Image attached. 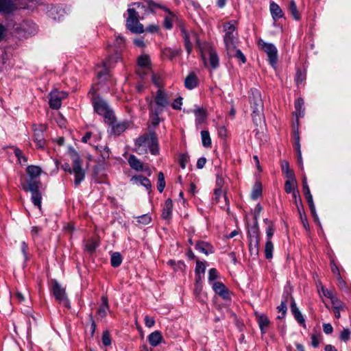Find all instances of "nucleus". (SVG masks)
<instances>
[{
    "mask_svg": "<svg viewBox=\"0 0 351 351\" xmlns=\"http://www.w3.org/2000/svg\"><path fill=\"white\" fill-rule=\"evenodd\" d=\"M206 269V265L205 263L203 262H201L199 261H197L196 262V267H195V272L197 274L200 273H204Z\"/></svg>",
    "mask_w": 351,
    "mask_h": 351,
    "instance_id": "50",
    "label": "nucleus"
},
{
    "mask_svg": "<svg viewBox=\"0 0 351 351\" xmlns=\"http://www.w3.org/2000/svg\"><path fill=\"white\" fill-rule=\"evenodd\" d=\"M128 17L126 19V27L132 32L141 34L144 32L143 25L138 21V13L135 8L128 9Z\"/></svg>",
    "mask_w": 351,
    "mask_h": 351,
    "instance_id": "7",
    "label": "nucleus"
},
{
    "mask_svg": "<svg viewBox=\"0 0 351 351\" xmlns=\"http://www.w3.org/2000/svg\"><path fill=\"white\" fill-rule=\"evenodd\" d=\"M278 309L279 312L282 313L281 316H278V319L283 318L286 314L287 312V304L286 301H282L280 304L278 306Z\"/></svg>",
    "mask_w": 351,
    "mask_h": 351,
    "instance_id": "51",
    "label": "nucleus"
},
{
    "mask_svg": "<svg viewBox=\"0 0 351 351\" xmlns=\"http://www.w3.org/2000/svg\"><path fill=\"white\" fill-rule=\"evenodd\" d=\"M201 138L202 145L205 147H211V138L209 134L208 131L203 130L201 132Z\"/></svg>",
    "mask_w": 351,
    "mask_h": 351,
    "instance_id": "38",
    "label": "nucleus"
},
{
    "mask_svg": "<svg viewBox=\"0 0 351 351\" xmlns=\"http://www.w3.org/2000/svg\"><path fill=\"white\" fill-rule=\"evenodd\" d=\"M211 285L216 294L219 295L224 300L230 299L229 291L222 282H213Z\"/></svg>",
    "mask_w": 351,
    "mask_h": 351,
    "instance_id": "15",
    "label": "nucleus"
},
{
    "mask_svg": "<svg viewBox=\"0 0 351 351\" xmlns=\"http://www.w3.org/2000/svg\"><path fill=\"white\" fill-rule=\"evenodd\" d=\"M225 36L223 38L227 51L234 50V45L238 42L235 26L230 23L224 25Z\"/></svg>",
    "mask_w": 351,
    "mask_h": 351,
    "instance_id": "8",
    "label": "nucleus"
},
{
    "mask_svg": "<svg viewBox=\"0 0 351 351\" xmlns=\"http://www.w3.org/2000/svg\"><path fill=\"white\" fill-rule=\"evenodd\" d=\"M274 245L271 241H267L265 246V258L270 259L273 256Z\"/></svg>",
    "mask_w": 351,
    "mask_h": 351,
    "instance_id": "40",
    "label": "nucleus"
},
{
    "mask_svg": "<svg viewBox=\"0 0 351 351\" xmlns=\"http://www.w3.org/2000/svg\"><path fill=\"white\" fill-rule=\"evenodd\" d=\"M158 190L162 193L165 187V176L162 172H159L158 175Z\"/></svg>",
    "mask_w": 351,
    "mask_h": 351,
    "instance_id": "43",
    "label": "nucleus"
},
{
    "mask_svg": "<svg viewBox=\"0 0 351 351\" xmlns=\"http://www.w3.org/2000/svg\"><path fill=\"white\" fill-rule=\"evenodd\" d=\"M150 58L147 55H142L138 58V68L147 69L150 71Z\"/></svg>",
    "mask_w": 351,
    "mask_h": 351,
    "instance_id": "29",
    "label": "nucleus"
},
{
    "mask_svg": "<svg viewBox=\"0 0 351 351\" xmlns=\"http://www.w3.org/2000/svg\"><path fill=\"white\" fill-rule=\"evenodd\" d=\"M144 319H145V324L147 327L151 328V327L154 326V325L155 324V320L153 317L146 315Z\"/></svg>",
    "mask_w": 351,
    "mask_h": 351,
    "instance_id": "56",
    "label": "nucleus"
},
{
    "mask_svg": "<svg viewBox=\"0 0 351 351\" xmlns=\"http://www.w3.org/2000/svg\"><path fill=\"white\" fill-rule=\"evenodd\" d=\"M17 9L12 0H0V13L10 14Z\"/></svg>",
    "mask_w": 351,
    "mask_h": 351,
    "instance_id": "17",
    "label": "nucleus"
},
{
    "mask_svg": "<svg viewBox=\"0 0 351 351\" xmlns=\"http://www.w3.org/2000/svg\"><path fill=\"white\" fill-rule=\"evenodd\" d=\"M305 79V75L301 71H298L297 72L296 76H295V82L298 84L300 83H302Z\"/></svg>",
    "mask_w": 351,
    "mask_h": 351,
    "instance_id": "58",
    "label": "nucleus"
},
{
    "mask_svg": "<svg viewBox=\"0 0 351 351\" xmlns=\"http://www.w3.org/2000/svg\"><path fill=\"white\" fill-rule=\"evenodd\" d=\"M350 331L348 328L343 329L340 335V339L342 341H346L350 339Z\"/></svg>",
    "mask_w": 351,
    "mask_h": 351,
    "instance_id": "53",
    "label": "nucleus"
},
{
    "mask_svg": "<svg viewBox=\"0 0 351 351\" xmlns=\"http://www.w3.org/2000/svg\"><path fill=\"white\" fill-rule=\"evenodd\" d=\"M128 163L130 167L136 171L143 170L142 162L134 155H130L128 158Z\"/></svg>",
    "mask_w": 351,
    "mask_h": 351,
    "instance_id": "30",
    "label": "nucleus"
},
{
    "mask_svg": "<svg viewBox=\"0 0 351 351\" xmlns=\"http://www.w3.org/2000/svg\"><path fill=\"white\" fill-rule=\"evenodd\" d=\"M249 101L252 110V119L256 125H262L265 123L263 114V102L261 93L257 89H251Z\"/></svg>",
    "mask_w": 351,
    "mask_h": 351,
    "instance_id": "3",
    "label": "nucleus"
},
{
    "mask_svg": "<svg viewBox=\"0 0 351 351\" xmlns=\"http://www.w3.org/2000/svg\"><path fill=\"white\" fill-rule=\"evenodd\" d=\"M132 180H135L140 183L141 185L143 186L146 189L149 191H151L152 184L150 180L143 176H136L132 177Z\"/></svg>",
    "mask_w": 351,
    "mask_h": 351,
    "instance_id": "31",
    "label": "nucleus"
},
{
    "mask_svg": "<svg viewBox=\"0 0 351 351\" xmlns=\"http://www.w3.org/2000/svg\"><path fill=\"white\" fill-rule=\"evenodd\" d=\"M258 45L265 53H266L268 60L272 66H275L278 60V50L276 46L269 43L265 42L263 39H259Z\"/></svg>",
    "mask_w": 351,
    "mask_h": 351,
    "instance_id": "9",
    "label": "nucleus"
},
{
    "mask_svg": "<svg viewBox=\"0 0 351 351\" xmlns=\"http://www.w3.org/2000/svg\"><path fill=\"white\" fill-rule=\"evenodd\" d=\"M109 152H110V149L107 146L104 147L103 148V149L101 150V156L104 160L109 158V157H110Z\"/></svg>",
    "mask_w": 351,
    "mask_h": 351,
    "instance_id": "60",
    "label": "nucleus"
},
{
    "mask_svg": "<svg viewBox=\"0 0 351 351\" xmlns=\"http://www.w3.org/2000/svg\"><path fill=\"white\" fill-rule=\"evenodd\" d=\"M218 278V272L216 269L212 268L208 271V281L210 285Z\"/></svg>",
    "mask_w": 351,
    "mask_h": 351,
    "instance_id": "45",
    "label": "nucleus"
},
{
    "mask_svg": "<svg viewBox=\"0 0 351 351\" xmlns=\"http://www.w3.org/2000/svg\"><path fill=\"white\" fill-rule=\"evenodd\" d=\"M111 265L114 267H117L121 264L122 258L119 252H114L111 256Z\"/></svg>",
    "mask_w": 351,
    "mask_h": 351,
    "instance_id": "42",
    "label": "nucleus"
},
{
    "mask_svg": "<svg viewBox=\"0 0 351 351\" xmlns=\"http://www.w3.org/2000/svg\"><path fill=\"white\" fill-rule=\"evenodd\" d=\"M162 339V334L158 330L152 332L147 337L149 344L154 347L158 346L161 343Z\"/></svg>",
    "mask_w": 351,
    "mask_h": 351,
    "instance_id": "22",
    "label": "nucleus"
},
{
    "mask_svg": "<svg viewBox=\"0 0 351 351\" xmlns=\"http://www.w3.org/2000/svg\"><path fill=\"white\" fill-rule=\"evenodd\" d=\"M214 199L216 203H219L220 204V207L221 208L227 209V210H229V202L228 200L226 195L221 189V186L215 190Z\"/></svg>",
    "mask_w": 351,
    "mask_h": 351,
    "instance_id": "14",
    "label": "nucleus"
},
{
    "mask_svg": "<svg viewBox=\"0 0 351 351\" xmlns=\"http://www.w3.org/2000/svg\"><path fill=\"white\" fill-rule=\"evenodd\" d=\"M256 319L262 333H264V330L267 328L270 324L269 318L267 317V315L264 314H261L256 316Z\"/></svg>",
    "mask_w": 351,
    "mask_h": 351,
    "instance_id": "27",
    "label": "nucleus"
},
{
    "mask_svg": "<svg viewBox=\"0 0 351 351\" xmlns=\"http://www.w3.org/2000/svg\"><path fill=\"white\" fill-rule=\"evenodd\" d=\"M180 29L184 39V46L188 54H190L193 49L191 39H197V34L193 31H188L182 24L180 25Z\"/></svg>",
    "mask_w": 351,
    "mask_h": 351,
    "instance_id": "11",
    "label": "nucleus"
},
{
    "mask_svg": "<svg viewBox=\"0 0 351 351\" xmlns=\"http://www.w3.org/2000/svg\"><path fill=\"white\" fill-rule=\"evenodd\" d=\"M261 192H262V189H261V184H255V186L252 190V194H251L252 198L253 199H256L261 195Z\"/></svg>",
    "mask_w": 351,
    "mask_h": 351,
    "instance_id": "44",
    "label": "nucleus"
},
{
    "mask_svg": "<svg viewBox=\"0 0 351 351\" xmlns=\"http://www.w3.org/2000/svg\"><path fill=\"white\" fill-rule=\"evenodd\" d=\"M21 252L24 256L25 259L27 260V252H28V249H29L27 244L25 241H23L21 243Z\"/></svg>",
    "mask_w": 351,
    "mask_h": 351,
    "instance_id": "59",
    "label": "nucleus"
},
{
    "mask_svg": "<svg viewBox=\"0 0 351 351\" xmlns=\"http://www.w3.org/2000/svg\"><path fill=\"white\" fill-rule=\"evenodd\" d=\"M97 246V244L96 242L93 241H89L86 245V249L90 252H93L95 250Z\"/></svg>",
    "mask_w": 351,
    "mask_h": 351,
    "instance_id": "55",
    "label": "nucleus"
},
{
    "mask_svg": "<svg viewBox=\"0 0 351 351\" xmlns=\"http://www.w3.org/2000/svg\"><path fill=\"white\" fill-rule=\"evenodd\" d=\"M173 210V202L171 199H167L165 201V206L162 209V217L165 219H169L171 217Z\"/></svg>",
    "mask_w": 351,
    "mask_h": 351,
    "instance_id": "25",
    "label": "nucleus"
},
{
    "mask_svg": "<svg viewBox=\"0 0 351 351\" xmlns=\"http://www.w3.org/2000/svg\"><path fill=\"white\" fill-rule=\"evenodd\" d=\"M185 87L189 90L193 89L198 85V80L195 73H190L184 80Z\"/></svg>",
    "mask_w": 351,
    "mask_h": 351,
    "instance_id": "24",
    "label": "nucleus"
},
{
    "mask_svg": "<svg viewBox=\"0 0 351 351\" xmlns=\"http://www.w3.org/2000/svg\"><path fill=\"white\" fill-rule=\"evenodd\" d=\"M169 99L167 93L162 89H158L154 97L149 104V112L161 114L169 105Z\"/></svg>",
    "mask_w": 351,
    "mask_h": 351,
    "instance_id": "6",
    "label": "nucleus"
},
{
    "mask_svg": "<svg viewBox=\"0 0 351 351\" xmlns=\"http://www.w3.org/2000/svg\"><path fill=\"white\" fill-rule=\"evenodd\" d=\"M119 57L117 56L115 57H110L109 58L106 62L104 63V66L105 67V69H108L110 67H111L112 64L114 62H116L118 60Z\"/></svg>",
    "mask_w": 351,
    "mask_h": 351,
    "instance_id": "52",
    "label": "nucleus"
},
{
    "mask_svg": "<svg viewBox=\"0 0 351 351\" xmlns=\"http://www.w3.org/2000/svg\"><path fill=\"white\" fill-rule=\"evenodd\" d=\"M41 229L38 226H33L31 230V234L34 239L38 236L39 232Z\"/></svg>",
    "mask_w": 351,
    "mask_h": 351,
    "instance_id": "64",
    "label": "nucleus"
},
{
    "mask_svg": "<svg viewBox=\"0 0 351 351\" xmlns=\"http://www.w3.org/2000/svg\"><path fill=\"white\" fill-rule=\"evenodd\" d=\"M195 250L205 255H208L214 252L213 246L208 242L200 241L195 244Z\"/></svg>",
    "mask_w": 351,
    "mask_h": 351,
    "instance_id": "18",
    "label": "nucleus"
},
{
    "mask_svg": "<svg viewBox=\"0 0 351 351\" xmlns=\"http://www.w3.org/2000/svg\"><path fill=\"white\" fill-rule=\"evenodd\" d=\"M275 229L272 224L268 226L266 230L267 241H271V237L274 235Z\"/></svg>",
    "mask_w": 351,
    "mask_h": 351,
    "instance_id": "54",
    "label": "nucleus"
},
{
    "mask_svg": "<svg viewBox=\"0 0 351 351\" xmlns=\"http://www.w3.org/2000/svg\"><path fill=\"white\" fill-rule=\"evenodd\" d=\"M260 239H249V250L252 255L258 254Z\"/></svg>",
    "mask_w": 351,
    "mask_h": 351,
    "instance_id": "32",
    "label": "nucleus"
},
{
    "mask_svg": "<svg viewBox=\"0 0 351 351\" xmlns=\"http://www.w3.org/2000/svg\"><path fill=\"white\" fill-rule=\"evenodd\" d=\"M160 114H156L154 112H150L151 121L154 126L158 125L160 122Z\"/></svg>",
    "mask_w": 351,
    "mask_h": 351,
    "instance_id": "47",
    "label": "nucleus"
},
{
    "mask_svg": "<svg viewBox=\"0 0 351 351\" xmlns=\"http://www.w3.org/2000/svg\"><path fill=\"white\" fill-rule=\"evenodd\" d=\"M291 313H293L295 319L298 321V322L300 324H301L302 326H303L304 327H305L306 326L305 319H304L303 315L302 314V313L300 311V310L297 307L296 304L293 300L291 304Z\"/></svg>",
    "mask_w": 351,
    "mask_h": 351,
    "instance_id": "20",
    "label": "nucleus"
},
{
    "mask_svg": "<svg viewBox=\"0 0 351 351\" xmlns=\"http://www.w3.org/2000/svg\"><path fill=\"white\" fill-rule=\"evenodd\" d=\"M69 156L72 160V167H71L69 163L66 162L62 165V169L64 171L74 175V184L75 186H78L84 180L85 171L82 167V160L75 149H69Z\"/></svg>",
    "mask_w": 351,
    "mask_h": 351,
    "instance_id": "2",
    "label": "nucleus"
},
{
    "mask_svg": "<svg viewBox=\"0 0 351 351\" xmlns=\"http://www.w3.org/2000/svg\"><path fill=\"white\" fill-rule=\"evenodd\" d=\"M135 145L138 152L143 151V148L147 146L153 155H156L159 152L158 138L154 132L139 136L135 141Z\"/></svg>",
    "mask_w": 351,
    "mask_h": 351,
    "instance_id": "5",
    "label": "nucleus"
},
{
    "mask_svg": "<svg viewBox=\"0 0 351 351\" xmlns=\"http://www.w3.org/2000/svg\"><path fill=\"white\" fill-rule=\"evenodd\" d=\"M323 330L326 334H330L332 332L333 328L330 324H324L323 325Z\"/></svg>",
    "mask_w": 351,
    "mask_h": 351,
    "instance_id": "62",
    "label": "nucleus"
},
{
    "mask_svg": "<svg viewBox=\"0 0 351 351\" xmlns=\"http://www.w3.org/2000/svg\"><path fill=\"white\" fill-rule=\"evenodd\" d=\"M107 123L111 127V133L117 136L120 135L128 128V124L125 122L117 123L115 117L112 123Z\"/></svg>",
    "mask_w": 351,
    "mask_h": 351,
    "instance_id": "16",
    "label": "nucleus"
},
{
    "mask_svg": "<svg viewBox=\"0 0 351 351\" xmlns=\"http://www.w3.org/2000/svg\"><path fill=\"white\" fill-rule=\"evenodd\" d=\"M230 56H233L237 58L241 62V63H245L246 61V58L243 53L241 52L240 49H237L236 45H234V50L232 51H227Z\"/></svg>",
    "mask_w": 351,
    "mask_h": 351,
    "instance_id": "36",
    "label": "nucleus"
},
{
    "mask_svg": "<svg viewBox=\"0 0 351 351\" xmlns=\"http://www.w3.org/2000/svg\"><path fill=\"white\" fill-rule=\"evenodd\" d=\"M269 10L274 21L284 16V13L280 6L275 2L272 1L269 5Z\"/></svg>",
    "mask_w": 351,
    "mask_h": 351,
    "instance_id": "19",
    "label": "nucleus"
},
{
    "mask_svg": "<svg viewBox=\"0 0 351 351\" xmlns=\"http://www.w3.org/2000/svg\"><path fill=\"white\" fill-rule=\"evenodd\" d=\"M289 10L294 19L299 20L300 19V14L297 9V6L294 0L290 1Z\"/></svg>",
    "mask_w": 351,
    "mask_h": 351,
    "instance_id": "37",
    "label": "nucleus"
},
{
    "mask_svg": "<svg viewBox=\"0 0 351 351\" xmlns=\"http://www.w3.org/2000/svg\"><path fill=\"white\" fill-rule=\"evenodd\" d=\"M90 92L93 94L92 103L95 111L104 117L106 123H112L114 119V114L106 101L99 95H95V90L93 89Z\"/></svg>",
    "mask_w": 351,
    "mask_h": 351,
    "instance_id": "4",
    "label": "nucleus"
},
{
    "mask_svg": "<svg viewBox=\"0 0 351 351\" xmlns=\"http://www.w3.org/2000/svg\"><path fill=\"white\" fill-rule=\"evenodd\" d=\"M14 297L19 302L25 301V295L21 292L16 291L14 295Z\"/></svg>",
    "mask_w": 351,
    "mask_h": 351,
    "instance_id": "61",
    "label": "nucleus"
},
{
    "mask_svg": "<svg viewBox=\"0 0 351 351\" xmlns=\"http://www.w3.org/2000/svg\"><path fill=\"white\" fill-rule=\"evenodd\" d=\"M304 105V100L302 98L299 97L296 99L295 103V114L297 117H302L304 114V109H302Z\"/></svg>",
    "mask_w": 351,
    "mask_h": 351,
    "instance_id": "39",
    "label": "nucleus"
},
{
    "mask_svg": "<svg viewBox=\"0 0 351 351\" xmlns=\"http://www.w3.org/2000/svg\"><path fill=\"white\" fill-rule=\"evenodd\" d=\"M101 339H102V343L105 346H108L111 344V339H110L109 332L108 331H105L103 332Z\"/></svg>",
    "mask_w": 351,
    "mask_h": 351,
    "instance_id": "48",
    "label": "nucleus"
},
{
    "mask_svg": "<svg viewBox=\"0 0 351 351\" xmlns=\"http://www.w3.org/2000/svg\"><path fill=\"white\" fill-rule=\"evenodd\" d=\"M281 169L282 172L285 174L287 179L295 178V174L293 170L290 169L287 161L284 160L281 162Z\"/></svg>",
    "mask_w": 351,
    "mask_h": 351,
    "instance_id": "34",
    "label": "nucleus"
},
{
    "mask_svg": "<svg viewBox=\"0 0 351 351\" xmlns=\"http://www.w3.org/2000/svg\"><path fill=\"white\" fill-rule=\"evenodd\" d=\"M52 291L56 300L64 306L69 308V301L67 298L65 289L63 288L56 280L52 282Z\"/></svg>",
    "mask_w": 351,
    "mask_h": 351,
    "instance_id": "10",
    "label": "nucleus"
},
{
    "mask_svg": "<svg viewBox=\"0 0 351 351\" xmlns=\"http://www.w3.org/2000/svg\"><path fill=\"white\" fill-rule=\"evenodd\" d=\"M189 160V156L186 154L180 155L179 163L182 169H184Z\"/></svg>",
    "mask_w": 351,
    "mask_h": 351,
    "instance_id": "46",
    "label": "nucleus"
},
{
    "mask_svg": "<svg viewBox=\"0 0 351 351\" xmlns=\"http://www.w3.org/2000/svg\"><path fill=\"white\" fill-rule=\"evenodd\" d=\"M27 172L29 178L27 179L26 183L22 185L23 189L32 193L33 204L40 209L42 195L39 191L41 186L39 176L42 170L38 166L30 165L27 167Z\"/></svg>",
    "mask_w": 351,
    "mask_h": 351,
    "instance_id": "1",
    "label": "nucleus"
},
{
    "mask_svg": "<svg viewBox=\"0 0 351 351\" xmlns=\"http://www.w3.org/2000/svg\"><path fill=\"white\" fill-rule=\"evenodd\" d=\"M296 180L295 178L287 179L285 184V190L287 193H293V191H296Z\"/></svg>",
    "mask_w": 351,
    "mask_h": 351,
    "instance_id": "35",
    "label": "nucleus"
},
{
    "mask_svg": "<svg viewBox=\"0 0 351 351\" xmlns=\"http://www.w3.org/2000/svg\"><path fill=\"white\" fill-rule=\"evenodd\" d=\"M248 237L249 239H260V231L256 216H255V223L254 226L248 230Z\"/></svg>",
    "mask_w": 351,
    "mask_h": 351,
    "instance_id": "33",
    "label": "nucleus"
},
{
    "mask_svg": "<svg viewBox=\"0 0 351 351\" xmlns=\"http://www.w3.org/2000/svg\"><path fill=\"white\" fill-rule=\"evenodd\" d=\"M181 53V49H171V48H165L162 51V53L163 57L169 58L170 60L173 59L174 58L179 56Z\"/></svg>",
    "mask_w": 351,
    "mask_h": 351,
    "instance_id": "26",
    "label": "nucleus"
},
{
    "mask_svg": "<svg viewBox=\"0 0 351 351\" xmlns=\"http://www.w3.org/2000/svg\"><path fill=\"white\" fill-rule=\"evenodd\" d=\"M206 163V159L204 157L199 158L197 162V167L198 169H202Z\"/></svg>",
    "mask_w": 351,
    "mask_h": 351,
    "instance_id": "63",
    "label": "nucleus"
},
{
    "mask_svg": "<svg viewBox=\"0 0 351 351\" xmlns=\"http://www.w3.org/2000/svg\"><path fill=\"white\" fill-rule=\"evenodd\" d=\"M34 141L36 143V147L39 149H44L45 147V140L44 138L43 130L41 128L39 130H35Z\"/></svg>",
    "mask_w": 351,
    "mask_h": 351,
    "instance_id": "21",
    "label": "nucleus"
},
{
    "mask_svg": "<svg viewBox=\"0 0 351 351\" xmlns=\"http://www.w3.org/2000/svg\"><path fill=\"white\" fill-rule=\"evenodd\" d=\"M165 10L169 13V16L165 17L164 26L166 29H170L173 26L172 21L174 16L167 8H165Z\"/></svg>",
    "mask_w": 351,
    "mask_h": 351,
    "instance_id": "41",
    "label": "nucleus"
},
{
    "mask_svg": "<svg viewBox=\"0 0 351 351\" xmlns=\"http://www.w3.org/2000/svg\"><path fill=\"white\" fill-rule=\"evenodd\" d=\"M152 218L149 215H143L138 217L137 221L138 223H143L144 225H147L151 221Z\"/></svg>",
    "mask_w": 351,
    "mask_h": 351,
    "instance_id": "49",
    "label": "nucleus"
},
{
    "mask_svg": "<svg viewBox=\"0 0 351 351\" xmlns=\"http://www.w3.org/2000/svg\"><path fill=\"white\" fill-rule=\"evenodd\" d=\"M332 301V304L333 305L334 309L335 308H342V304L341 302L336 298L335 295L332 296V298H330Z\"/></svg>",
    "mask_w": 351,
    "mask_h": 351,
    "instance_id": "57",
    "label": "nucleus"
},
{
    "mask_svg": "<svg viewBox=\"0 0 351 351\" xmlns=\"http://www.w3.org/2000/svg\"><path fill=\"white\" fill-rule=\"evenodd\" d=\"M193 113L195 116V122L197 124H202L204 122L206 118V113L203 108H197L193 110Z\"/></svg>",
    "mask_w": 351,
    "mask_h": 351,
    "instance_id": "28",
    "label": "nucleus"
},
{
    "mask_svg": "<svg viewBox=\"0 0 351 351\" xmlns=\"http://www.w3.org/2000/svg\"><path fill=\"white\" fill-rule=\"evenodd\" d=\"M67 97L64 91L53 90L49 93V106L53 109H59L62 105V100Z\"/></svg>",
    "mask_w": 351,
    "mask_h": 351,
    "instance_id": "12",
    "label": "nucleus"
},
{
    "mask_svg": "<svg viewBox=\"0 0 351 351\" xmlns=\"http://www.w3.org/2000/svg\"><path fill=\"white\" fill-rule=\"evenodd\" d=\"M209 60V64L213 69H216L219 66V58L216 51L211 47L207 50H202V58L205 66H207L206 58Z\"/></svg>",
    "mask_w": 351,
    "mask_h": 351,
    "instance_id": "13",
    "label": "nucleus"
},
{
    "mask_svg": "<svg viewBox=\"0 0 351 351\" xmlns=\"http://www.w3.org/2000/svg\"><path fill=\"white\" fill-rule=\"evenodd\" d=\"M109 310L108 300L106 295L101 297V304L97 310V314L100 318H104L106 316L107 312Z\"/></svg>",
    "mask_w": 351,
    "mask_h": 351,
    "instance_id": "23",
    "label": "nucleus"
}]
</instances>
